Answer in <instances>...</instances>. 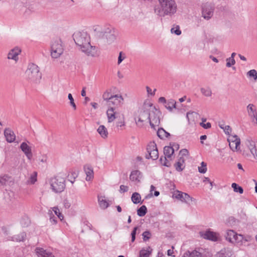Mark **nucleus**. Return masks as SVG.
Returning a JSON list of instances; mask_svg holds the SVG:
<instances>
[{
	"label": "nucleus",
	"instance_id": "nucleus-62",
	"mask_svg": "<svg viewBox=\"0 0 257 257\" xmlns=\"http://www.w3.org/2000/svg\"><path fill=\"white\" fill-rule=\"evenodd\" d=\"M91 105L94 108V109H96L98 108V104L96 102H91Z\"/></svg>",
	"mask_w": 257,
	"mask_h": 257
},
{
	"label": "nucleus",
	"instance_id": "nucleus-29",
	"mask_svg": "<svg viewBox=\"0 0 257 257\" xmlns=\"http://www.w3.org/2000/svg\"><path fill=\"white\" fill-rule=\"evenodd\" d=\"M98 201L100 207L103 209L107 208L109 205L108 201L104 196H98Z\"/></svg>",
	"mask_w": 257,
	"mask_h": 257
},
{
	"label": "nucleus",
	"instance_id": "nucleus-57",
	"mask_svg": "<svg viewBox=\"0 0 257 257\" xmlns=\"http://www.w3.org/2000/svg\"><path fill=\"white\" fill-rule=\"evenodd\" d=\"M158 102L160 103H162L164 104V105L166 104L167 101L166 98L164 97H160L158 99Z\"/></svg>",
	"mask_w": 257,
	"mask_h": 257
},
{
	"label": "nucleus",
	"instance_id": "nucleus-12",
	"mask_svg": "<svg viewBox=\"0 0 257 257\" xmlns=\"http://www.w3.org/2000/svg\"><path fill=\"white\" fill-rule=\"evenodd\" d=\"M227 141L229 143V147L233 152L240 151V140L235 135H229L228 137Z\"/></svg>",
	"mask_w": 257,
	"mask_h": 257
},
{
	"label": "nucleus",
	"instance_id": "nucleus-36",
	"mask_svg": "<svg viewBox=\"0 0 257 257\" xmlns=\"http://www.w3.org/2000/svg\"><path fill=\"white\" fill-rule=\"evenodd\" d=\"M247 76L249 78L253 79L254 81L257 80V71L255 69H251L247 72Z\"/></svg>",
	"mask_w": 257,
	"mask_h": 257
},
{
	"label": "nucleus",
	"instance_id": "nucleus-50",
	"mask_svg": "<svg viewBox=\"0 0 257 257\" xmlns=\"http://www.w3.org/2000/svg\"><path fill=\"white\" fill-rule=\"evenodd\" d=\"M142 235L143 237L144 240L146 241L150 238L151 234L149 231H145L144 232H143Z\"/></svg>",
	"mask_w": 257,
	"mask_h": 257
},
{
	"label": "nucleus",
	"instance_id": "nucleus-54",
	"mask_svg": "<svg viewBox=\"0 0 257 257\" xmlns=\"http://www.w3.org/2000/svg\"><path fill=\"white\" fill-rule=\"evenodd\" d=\"M128 190V187L127 186L121 185L119 187V191L121 193L127 192Z\"/></svg>",
	"mask_w": 257,
	"mask_h": 257
},
{
	"label": "nucleus",
	"instance_id": "nucleus-27",
	"mask_svg": "<svg viewBox=\"0 0 257 257\" xmlns=\"http://www.w3.org/2000/svg\"><path fill=\"white\" fill-rule=\"evenodd\" d=\"M174 166L176 171L178 172L182 171L185 167V159L182 157H180Z\"/></svg>",
	"mask_w": 257,
	"mask_h": 257
},
{
	"label": "nucleus",
	"instance_id": "nucleus-4",
	"mask_svg": "<svg viewBox=\"0 0 257 257\" xmlns=\"http://www.w3.org/2000/svg\"><path fill=\"white\" fill-rule=\"evenodd\" d=\"M224 238L228 242L234 245H242L248 240L243 235L230 229L226 230Z\"/></svg>",
	"mask_w": 257,
	"mask_h": 257
},
{
	"label": "nucleus",
	"instance_id": "nucleus-53",
	"mask_svg": "<svg viewBox=\"0 0 257 257\" xmlns=\"http://www.w3.org/2000/svg\"><path fill=\"white\" fill-rule=\"evenodd\" d=\"M188 155V151L186 149H183L180 151L179 156L184 158V157H186Z\"/></svg>",
	"mask_w": 257,
	"mask_h": 257
},
{
	"label": "nucleus",
	"instance_id": "nucleus-30",
	"mask_svg": "<svg viewBox=\"0 0 257 257\" xmlns=\"http://www.w3.org/2000/svg\"><path fill=\"white\" fill-rule=\"evenodd\" d=\"M176 102L173 99L169 100L164 105L166 108H167L170 111H172L173 109L176 108Z\"/></svg>",
	"mask_w": 257,
	"mask_h": 257
},
{
	"label": "nucleus",
	"instance_id": "nucleus-56",
	"mask_svg": "<svg viewBox=\"0 0 257 257\" xmlns=\"http://www.w3.org/2000/svg\"><path fill=\"white\" fill-rule=\"evenodd\" d=\"M47 157L46 155H42L39 159V162L42 163H46L47 162Z\"/></svg>",
	"mask_w": 257,
	"mask_h": 257
},
{
	"label": "nucleus",
	"instance_id": "nucleus-19",
	"mask_svg": "<svg viewBox=\"0 0 257 257\" xmlns=\"http://www.w3.org/2000/svg\"><path fill=\"white\" fill-rule=\"evenodd\" d=\"M84 171L86 175L85 180L87 182L92 181L94 178L93 168L89 165H86L84 166Z\"/></svg>",
	"mask_w": 257,
	"mask_h": 257
},
{
	"label": "nucleus",
	"instance_id": "nucleus-8",
	"mask_svg": "<svg viewBox=\"0 0 257 257\" xmlns=\"http://www.w3.org/2000/svg\"><path fill=\"white\" fill-rule=\"evenodd\" d=\"M117 89L116 87H110L106 89L102 94V98L103 100L106 102H109L113 97H116V99L120 100L122 99V95L116 93Z\"/></svg>",
	"mask_w": 257,
	"mask_h": 257
},
{
	"label": "nucleus",
	"instance_id": "nucleus-6",
	"mask_svg": "<svg viewBox=\"0 0 257 257\" xmlns=\"http://www.w3.org/2000/svg\"><path fill=\"white\" fill-rule=\"evenodd\" d=\"M64 45L60 39L53 40L51 43L50 55L52 59L59 58L63 53Z\"/></svg>",
	"mask_w": 257,
	"mask_h": 257
},
{
	"label": "nucleus",
	"instance_id": "nucleus-28",
	"mask_svg": "<svg viewBox=\"0 0 257 257\" xmlns=\"http://www.w3.org/2000/svg\"><path fill=\"white\" fill-rule=\"evenodd\" d=\"M152 252V249L150 246L143 248L139 253V257H150Z\"/></svg>",
	"mask_w": 257,
	"mask_h": 257
},
{
	"label": "nucleus",
	"instance_id": "nucleus-60",
	"mask_svg": "<svg viewBox=\"0 0 257 257\" xmlns=\"http://www.w3.org/2000/svg\"><path fill=\"white\" fill-rule=\"evenodd\" d=\"M50 221L53 224H56L57 222V220L55 219L54 217L51 216L50 218Z\"/></svg>",
	"mask_w": 257,
	"mask_h": 257
},
{
	"label": "nucleus",
	"instance_id": "nucleus-40",
	"mask_svg": "<svg viewBox=\"0 0 257 257\" xmlns=\"http://www.w3.org/2000/svg\"><path fill=\"white\" fill-rule=\"evenodd\" d=\"M37 180V173L36 172H33L31 174L30 178L27 181V182L29 184H34Z\"/></svg>",
	"mask_w": 257,
	"mask_h": 257
},
{
	"label": "nucleus",
	"instance_id": "nucleus-32",
	"mask_svg": "<svg viewBox=\"0 0 257 257\" xmlns=\"http://www.w3.org/2000/svg\"><path fill=\"white\" fill-rule=\"evenodd\" d=\"M131 200L134 204H139L142 203L141 196L138 192L133 193L131 197Z\"/></svg>",
	"mask_w": 257,
	"mask_h": 257
},
{
	"label": "nucleus",
	"instance_id": "nucleus-14",
	"mask_svg": "<svg viewBox=\"0 0 257 257\" xmlns=\"http://www.w3.org/2000/svg\"><path fill=\"white\" fill-rule=\"evenodd\" d=\"M22 53V49L19 47H15L11 49L7 54V58L12 60L15 63H17L19 59V56Z\"/></svg>",
	"mask_w": 257,
	"mask_h": 257
},
{
	"label": "nucleus",
	"instance_id": "nucleus-18",
	"mask_svg": "<svg viewBox=\"0 0 257 257\" xmlns=\"http://www.w3.org/2000/svg\"><path fill=\"white\" fill-rule=\"evenodd\" d=\"M35 252L37 257H54L50 251L41 247H36Z\"/></svg>",
	"mask_w": 257,
	"mask_h": 257
},
{
	"label": "nucleus",
	"instance_id": "nucleus-24",
	"mask_svg": "<svg viewBox=\"0 0 257 257\" xmlns=\"http://www.w3.org/2000/svg\"><path fill=\"white\" fill-rule=\"evenodd\" d=\"M4 135L6 140L9 143L13 142L16 139L14 133L10 128H6L4 131Z\"/></svg>",
	"mask_w": 257,
	"mask_h": 257
},
{
	"label": "nucleus",
	"instance_id": "nucleus-52",
	"mask_svg": "<svg viewBox=\"0 0 257 257\" xmlns=\"http://www.w3.org/2000/svg\"><path fill=\"white\" fill-rule=\"evenodd\" d=\"M200 125L204 129L209 128L211 126V123L209 122L206 123H204V122H201L200 123Z\"/></svg>",
	"mask_w": 257,
	"mask_h": 257
},
{
	"label": "nucleus",
	"instance_id": "nucleus-38",
	"mask_svg": "<svg viewBox=\"0 0 257 257\" xmlns=\"http://www.w3.org/2000/svg\"><path fill=\"white\" fill-rule=\"evenodd\" d=\"M147 212V208L145 205H142L137 210V214L140 217L144 216Z\"/></svg>",
	"mask_w": 257,
	"mask_h": 257
},
{
	"label": "nucleus",
	"instance_id": "nucleus-49",
	"mask_svg": "<svg viewBox=\"0 0 257 257\" xmlns=\"http://www.w3.org/2000/svg\"><path fill=\"white\" fill-rule=\"evenodd\" d=\"M63 204L65 208H69L71 205V201L70 199H66L64 200Z\"/></svg>",
	"mask_w": 257,
	"mask_h": 257
},
{
	"label": "nucleus",
	"instance_id": "nucleus-44",
	"mask_svg": "<svg viewBox=\"0 0 257 257\" xmlns=\"http://www.w3.org/2000/svg\"><path fill=\"white\" fill-rule=\"evenodd\" d=\"M198 171L199 173L204 174L207 172V164L204 162H202L200 164V166H199Z\"/></svg>",
	"mask_w": 257,
	"mask_h": 257
},
{
	"label": "nucleus",
	"instance_id": "nucleus-17",
	"mask_svg": "<svg viewBox=\"0 0 257 257\" xmlns=\"http://www.w3.org/2000/svg\"><path fill=\"white\" fill-rule=\"evenodd\" d=\"M130 180L135 183H140L143 179V174L139 170H133L130 175Z\"/></svg>",
	"mask_w": 257,
	"mask_h": 257
},
{
	"label": "nucleus",
	"instance_id": "nucleus-46",
	"mask_svg": "<svg viewBox=\"0 0 257 257\" xmlns=\"http://www.w3.org/2000/svg\"><path fill=\"white\" fill-rule=\"evenodd\" d=\"M226 66L227 67H230L231 66L234 65L235 64V61L234 58H232V57H229L226 59Z\"/></svg>",
	"mask_w": 257,
	"mask_h": 257
},
{
	"label": "nucleus",
	"instance_id": "nucleus-31",
	"mask_svg": "<svg viewBox=\"0 0 257 257\" xmlns=\"http://www.w3.org/2000/svg\"><path fill=\"white\" fill-rule=\"evenodd\" d=\"M200 91L202 95L206 97H210L212 95V90L209 87H203L201 88Z\"/></svg>",
	"mask_w": 257,
	"mask_h": 257
},
{
	"label": "nucleus",
	"instance_id": "nucleus-39",
	"mask_svg": "<svg viewBox=\"0 0 257 257\" xmlns=\"http://www.w3.org/2000/svg\"><path fill=\"white\" fill-rule=\"evenodd\" d=\"M219 127L222 129L223 130V131L224 132V133L228 135V136L229 135H231V131H232V130L230 127V126L229 125H225L224 124H219Z\"/></svg>",
	"mask_w": 257,
	"mask_h": 257
},
{
	"label": "nucleus",
	"instance_id": "nucleus-55",
	"mask_svg": "<svg viewBox=\"0 0 257 257\" xmlns=\"http://www.w3.org/2000/svg\"><path fill=\"white\" fill-rule=\"evenodd\" d=\"M138 229V227H136L134 228L132 233H131V235H132V242H134L135 240V238H136V232H137V230Z\"/></svg>",
	"mask_w": 257,
	"mask_h": 257
},
{
	"label": "nucleus",
	"instance_id": "nucleus-48",
	"mask_svg": "<svg viewBox=\"0 0 257 257\" xmlns=\"http://www.w3.org/2000/svg\"><path fill=\"white\" fill-rule=\"evenodd\" d=\"M197 115V114L194 112H189L187 113V117L189 121H193V117Z\"/></svg>",
	"mask_w": 257,
	"mask_h": 257
},
{
	"label": "nucleus",
	"instance_id": "nucleus-64",
	"mask_svg": "<svg viewBox=\"0 0 257 257\" xmlns=\"http://www.w3.org/2000/svg\"><path fill=\"white\" fill-rule=\"evenodd\" d=\"M204 183L210 182V179L208 177H204L203 180Z\"/></svg>",
	"mask_w": 257,
	"mask_h": 257
},
{
	"label": "nucleus",
	"instance_id": "nucleus-26",
	"mask_svg": "<svg viewBox=\"0 0 257 257\" xmlns=\"http://www.w3.org/2000/svg\"><path fill=\"white\" fill-rule=\"evenodd\" d=\"M97 132L102 138L105 139L108 138V132L105 125H99L97 129Z\"/></svg>",
	"mask_w": 257,
	"mask_h": 257
},
{
	"label": "nucleus",
	"instance_id": "nucleus-58",
	"mask_svg": "<svg viewBox=\"0 0 257 257\" xmlns=\"http://www.w3.org/2000/svg\"><path fill=\"white\" fill-rule=\"evenodd\" d=\"M251 153L253 155L254 159L257 161V148L255 149L254 151L251 152Z\"/></svg>",
	"mask_w": 257,
	"mask_h": 257
},
{
	"label": "nucleus",
	"instance_id": "nucleus-1",
	"mask_svg": "<svg viewBox=\"0 0 257 257\" xmlns=\"http://www.w3.org/2000/svg\"><path fill=\"white\" fill-rule=\"evenodd\" d=\"M161 112L153 102L146 99L139 108L134 112V119L137 125L142 127L145 122L149 120L151 127L154 129L158 127L160 123Z\"/></svg>",
	"mask_w": 257,
	"mask_h": 257
},
{
	"label": "nucleus",
	"instance_id": "nucleus-42",
	"mask_svg": "<svg viewBox=\"0 0 257 257\" xmlns=\"http://www.w3.org/2000/svg\"><path fill=\"white\" fill-rule=\"evenodd\" d=\"M172 34H174L177 36L181 34V31L180 30V27L178 25H174L171 29Z\"/></svg>",
	"mask_w": 257,
	"mask_h": 257
},
{
	"label": "nucleus",
	"instance_id": "nucleus-13",
	"mask_svg": "<svg viewBox=\"0 0 257 257\" xmlns=\"http://www.w3.org/2000/svg\"><path fill=\"white\" fill-rule=\"evenodd\" d=\"M172 197L180 200L182 202H184L189 204H191L193 201V198L188 194L178 190L175 191L173 192Z\"/></svg>",
	"mask_w": 257,
	"mask_h": 257
},
{
	"label": "nucleus",
	"instance_id": "nucleus-2",
	"mask_svg": "<svg viewBox=\"0 0 257 257\" xmlns=\"http://www.w3.org/2000/svg\"><path fill=\"white\" fill-rule=\"evenodd\" d=\"M74 40L79 49L88 56L92 57L98 56L97 48L90 44V38L87 33L77 32L73 35Z\"/></svg>",
	"mask_w": 257,
	"mask_h": 257
},
{
	"label": "nucleus",
	"instance_id": "nucleus-41",
	"mask_svg": "<svg viewBox=\"0 0 257 257\" xmlns=\"http://www.w3.org/2000/svg\"><path fill=\"white\" fill-rule=\"evenodd\" d=\"M231 187L233 189V191L235 192L239 193V194L243 193V188L241 186H238L235 183H233L231 184Z\"/></svg>",
	"mask_w": 257,
	"mask_h": 257
},
{
	"label": "nucleus",
	"instance_id": "nucleus-34",
	"mask_svg": "<svg viewBox=\"0 0 257 257\" xmlns=\"http://www.w3.org/2000/svg\"><path fill=\"white\" fill-rule=\"evenodd\" d=\"M124 101V98L122 96V99L120 100L116 99V97H113V99H111L109 102H107L108 104L112 105H118L123 104Z\"/></svg>",
	"mask_w": 257,
	"mask_h": 257
},
{
	"label": "nucleus",
	"instance_id": "nucleus-3",
	"mask_svg": "<svg viewBox=\"0 0 257 257\" xmlns=\"http://www.w3.org/2000/svg\"><path fill=\"white\" fill-rule=\"evenodd\" d=\"M155 13L160 17L172 16L177 12V6L175 0H158Z\"/></svg>",
	"mask_w": 257,
	"mask_h": 257
},
{
	"label": "nucleus",
	"instance_id": "nucleus-43",
	"mask_svg": "<svg viewBox=\"0 0 257 257\" xmlns=\"http://www.w3.org/2000/svg\"><path fill=\"white\" fill-rule=\"evenodd\" d=\"M52 211L54 212L55 215L60 219L62 220L64 218L63 215L60 212L59 209L57 207H54L51 208Z\"/></svg>",
	"mask_w": 257,
	"mask_h": 257
},
{
	"label": "nucleus",
	"instance_id": "nucleus-25",
	"mask_svg": "<svg viewBox=\"0 0 257 257\" xmlns=\"http://www.w3.org/2000/svg\"><path fill=\"white\" fill-rule=\"evenodd\" d=\"M232 251L229 248H224L221 249L216 254V257H231Z\"/></svg>",
	"mask_w": 257,
	"mask_h": 257
},
{
	"label": "nucleus",
	"instance_id": "nucleus-35",
	"mask_svg": "<svg viewBox=\"0 0 257 257\" xmlns=\"http://www.w3.org/2000/svg\"><path fill=\"white\" fill-rule=\"evenodd\" d=\"M126 58V56L123 52H120L118 54L116 64L118 66H120L123 61Z\"/></svg>",
	"mask_w": 257,
	"mask_h": 257
},
{
	"label": "nucleus",
	"instance_id": "nucleus-16",
	"mask_svg": "<svg viewBox=\"0 0 257 257\" xmlns=\"http://www.w3.org/2000/svg\"><path fill=\"white\" fill-rule=\"evenodd\" d=\"M147 152L150 156V158L153 160H157L159 157V153L157 148V145L154 142H150L147 146Z\"/></svg>",
	"mask_w": 257,
	"mask_h": 257
},
{
	"label": "nucleus",
	"instance_id": "nucleus-61",
	"mask_svg": "<svg viewBox=\"0 0 257 257\" xmlns=\"http://www.w3.org/2000/svg\"><path fill=\"white\" fill-rule=\"evenodd\" d=\"M155 188H155V187L154 185H151V186H150V195L151 196H152L153 195V192L155 190Z\"/></svg>",
	"mask_w": 257,
	"mask_h": 257
},
{
	"label": "nucleus",
	"instance_id": "nucleus-51",
	"mask_svg": "<svg viewBox=\"0 0 257 257\" xmlns=\"http://www.w3.org/2000/svg\"><path fill=\"white\" fill-rule=\"evenodd\" d=\"M115 39V37L113 34H110L107 36V41L109 44L111 43Z\"/></svg>",
	"mask_w": 257,
	"mask_h": 257
},
{
	"label": "nucleus",
	"instance_id": "nucleus-7",
	"mask_svg": "<svg viewBox=\"0 0 257 257\" xmlns=\"http://www.w3.org/2000/svg\"><path fill=\"white\" fill-rule=\"evenodd\" d=\"M52 190L55 193H60L64 191L65 188V178L60 175L52 178L50 181Z\"/></svg>",
	"mask_w": 257,
	"mask_h": 257
},
{
	"label": "nucleus",
	"instance_id": "nucleus-11",
	"mask_svg": "<svg viewBox=\"0 0 257 257\" xmlns=\"http://www.w3.org/2000/svg\"><path fill=\"white\" fill-rule=\"evenodd\" d=\"M121 115L115 107L108 106L106 110V116L107 122L111 123L118 119Z\"/></svg>",
	"mask_w": 257,
	"mask_h": 257
},
{
	"label": "nucleus",
	"instance_id": "nucleus-47",
	"mask_svg": "<svg viewBox=\"0 0 257 257\" xmlns=\"http://www.w3.org/2000/svg\"><path fill=\"white\" fill-rule=\"evenodd\" d=\"M146 88L148 96H154L155 95V92L157 90L156 88H155L153 90L152 88H151L150 87H149L148 86L146 87Z\"/></svg>",
	"mask_w": 257,
	"mask_h": 257
},
{
	"label": "nucleus",
	"instance_id": "nucleus-22",
	"mask_svg": "<svg viewBox=\"0 0 257 257\" xmlns=\"http://www.w3.org/2000/svg\"><path fill=\"white\" fill-rule=\"evenodd\" d=\"M243 146L244 149H248L251 153L257 148V143L251 139H247L244 141Z\"/></svg>",
	"mask_w": 257,
	"mask_h": 257
},
{
	"label": "nucleus",
	"instance_id": "nucleus-15",
	"mask_svg": "<svg viewBox=\"0 0 257 257\" xmlns=\"http://www.w3.org/2000/svg\"><path fill=\"white\" fill-rule=\"evenodd\" d=\"M246 110L248 116L250 118L252 122L257 125V108L256 106L250 103L246 107Z\"/></svg>",
	"mask_w": 257,
	"mask_h": 257
},
{
	"label": "nucleus",
	"instance_id": "nucleus-33",
	"mask_svg": "<svg viewBox=\"0 0 257 257\" xmlns=\"http://www.w3.org/2000/svg\"><path fill=\"white\" fill-rule=\"evenodd\" d=\"M182 257H203V256L200 252L194 250L185 253Z\"/></svg>",
	"mask_w": 257,
	"mask_h": 257
},
{
	"label": "nucleus",
	"instance_id": "nucleus-20",
	"mask_svg": "<svg viewBox=\"0 0 257 257\" xmlns=\"http://www.w3.org/2000/svg\"><path fill=\"white\" fill-rule=\"evenodd\" d=\"M20 148L26 156L28 160H31L33 157L31 147L25 142H23L20 145Z\"/></svg>",
	"mask_w": 257,
	"mask_h": 257
},
{
	"label": "nucleus",
	"instance_id": "nucleus-21",
	"mask_svg": "<svg viewBox=\"0 0 257 257\" xmlns=\"http://www.w3.org/2000/svg\"><path fill=\"white\" fill-rule=\"evenodd\" d=\"M164 153L165 156V158L164 159L165 161H166V158H170L171 156L174 154V149L172 147L166 146L164 149ZM161 161L163 165L165 166H168L167 163L165 161L164 163L163 162V159L161 158Z\"/></svg>",
	"mask_w": 257,
	"mask_h": 257
},
{
	"label": "nucleus",
	"instance_id": "nucleus-10",
	"mask_svg": "<svg viewBox=\"0 0 257 257\" xmlns=\"http://www.w3.org/2000/svg\"><path fill=\"white\" fill-rule=\"evenodd\" d=\"M200 236L205 239L213 241H217L221 239L219 233L211 231L210 229L202 231L199 232Z\"/></svg>",
	"mask_w": 257,
	"mask_h": 257
},
{
	"label": "nucleus",
	"instance_id": "nucleus-23",
	"mask_svg": "<svg viewBox=\"0 0 257 257\" xmlns=\"http://www.w3.org/2000/svg\"><path fill=\"white\" fill-rule=\"evenodd\" d=\"M116 120L115 123V128L118 131L123 130L126 125L124 115L121 114V116Z\"/></svg>",
	"mask_w": 257,
	"mask_h": 257
},
{
	"label": "nucleus",
	"instance_id": "nucleus-59",
	"mask_svg": "<svg viewBox=\"0 0 257 257\" xmlns=\"http://www.w3.org/2000/svg\"><path fill=\"white\" fill-rule=\"evenodd\" d=\"M173 254H174V251H173V249H170L168 250V251H167L168 255L175 256V255Z\"/></svg>",
	"mask_w": 257,
	"mask_h": 257
},
{
	"label": "nucleus",
	"instance_id": "nucleus-45",
	"mask_svg": "<svg viewBox=\"0 0 257 257\" xmlns=\"http://www.w3.org/2000/svg\"><path fill=\"white\" fill-rule=\"evenodd\" d=\"M68 98L69 100L70 105L72 106L73 110H75L77 108L76 105L74 102V100L71 93H69L68 95Z\"/></svg>",
	"mask_w": 257,
	"mask_h": 257
},
{
	"label": "nucleus",
	"instance_id": "nucleus-5",
	"mask_svg": "<svg viewBox=\"0 0 257 257\" xmlns=\"http://www.w3.org/2000/svg\"><path fill=\"white\" fill-rule=\"evenodd\" d=\"M25 75L27 79L34 83L40 82L42 78L39 67L34 63L28 65L27 69L25 72Z\"/></svg>",
	"mask_w": 257,
	"mask_h": 257
},
{
	"label": "nucleus",
	"instance_id": "nucleus-63",
	"mask_svg": "<svg viewBox=\"0 0 257 257\" xmlns=\"http://www.w3.org/2000/svg\"><path fill=\"white\" fill-rule=\"evenodd\" d=\"M207 138V136L206 135H203L200 137L201 143V144H203L202 140H205Z\"/></svg>",
	"mask_w": 257,
	"mask_h": 257
},
{
	"label": "nucleus",
	"instance_id": "nucleus-9",
	"mask_svg": "<svg viewBox=\"0 0 257 257\" xmlns=\"http://www.w3.org/2000/svg\"><path fill=\"white\" fill-rule=\"evenodd\" d=\"M214 5L211 2H207L202 6V16L206 20H209L213 15Z\"/></svg>",
	"mask_w": 257,
	"mask_h": 257
},
{
	"label": "nucleus",
	"instance_id": "nucleus-37",
	"mask_svg": "<svg viewBox=\"0 0 257 257\" xmlns=\"http://www.w3.org/2000/svg\"><path fill=\"white\" fill-rule=\"evenodd\" d=\"M157 134L158 137L162 139L166 138L169 136V134L162 128L158 130Z\"/></svg>",
	"mask_w": 257,
	"mask_h": 257
}]
</instances>
